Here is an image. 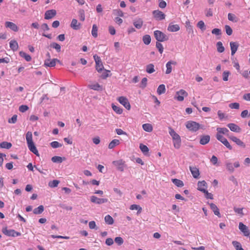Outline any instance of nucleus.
Instances as JSON below:
<instances>
[{
	"mask_svg": "<svg viewBox=\"0 0 250 250\" xmlns=\"http://www.w3.org/2000/svg\"><path fill=\"white\" fill-rule=\"evenodd\" d=\"M26 140L28 147L30 151L33 153L37 156H39L40 154L37 148H36L34 143L33 141L32 133L30 131H28L26 134Z\"/></svg>",
	"mask_w": 250,
	"mask_h": 250,
	"instance_id": "f257e3e1",
	"label": "nucleus"
},
{
	"mask_svg": "<svg viewBox=\"0 0 250 250\" xmlns=\"http://www.w3.org/2000/svg\"><path fill=\"white\" fill-rule=\"evenodd\" d=\"M154 35L157 42H163L168 40V36L159 30L155 31Z\"/></svg>",
	"mask_w": 250,
	"mask_h": 250,
	"instance_id": "f03ea898",
	"label": "nucleus"
},
{
	"mask_svg": "<svg viewBox=\"0 0 250 250\" xmlns=\"http://www.w3.org/2000/svg\"><path fill=\"white\" fill-rule=\"evenodd\" d=\"M186 126L189 130L192 132H196L201 128L199 123L191 121L187 122Z\"/></svg>",
	"mask_w": 250,
	"mask_h": 250,
	"instance_id": "7ed1b4c3",
	"label": "nucleus"
},
{
	"mask_svg": "<svg viewBox=\"0 0 250 250\" xmlns=\"http://www.w3.org/2000/svg\"><path fill=\"white\" fill-rule=\"evenodd\" d=\"M216 139L221 142L225 146H226L229 149L231 150L232 147L229 144L228 140L223 136L222 135L217 133L216 135Z\"/></svg>",
	"mask_w": 250,
	"mask_h": 250,
	"instance_id": "20e7f679",
	"label": "nucleus"
},
{
	"mask_svg": "<svg viewBox=\"0 0 250 250\" xmlns=\"http://www.w3.org/2000/svg\"><path fill=\"white\" fill-rule=\"evenodd\" d=\"M96 62V69L98 72H101L104 69V65L100 58L97 55L93 56Z\"/></svg>",
	"mask_w": 250,
	"mask_h": 250,
	"instance_id": "39448f33",
	"label": "nucleus"
},
{
	"mask_svg": "<svg viewBox=\"0 0 250 250\" xmlns=\"http://www.w3.org/2000/svg\"><path fill=\"white\" fill-rule=\"evenodd\" d=\"M188 95V93L185 90L181 89L176 92L174 98L178 101L182 102L184 101V98L187 97Z\"/></svg>",
	"mask_w": 250,
	"mask_h": 250,
	"instance_id": "423d86ee",
	"label": "nucleus"
},
{
	"mask_svg": "<svg viewBox=\"0 0 250 250\" xmlns=\"http://www.w3.org/2000/svg\"><path fill=\"white\" fill-rule=\"evenodd\" d=\"M239 229L244 236L249 237L250 239V230L247 226L243 223L240 222L239 224Z\"/></svg>",
	"mask_w": 250,
	"mask_h": 250,
	"instance_id": "0eeeda50",
	"label": "nucleus"
},
{
	"mask_svg": "<svg viewBox=\"0 0 250 250\" xmlns=\"http://www.w3.org/2000/svg\"><path fill=\"white\" fill-rule=\"evenodd\" d=\"M118 101L127 110H129L130 109V104L128 99L126 97L121 96L118 98Z\"/></svg>",
	"mask_w": 250,
	"mask_h": 250,
	"instance_id": "6e6552de",
	"label": "nucleus"
},
{
	"mask_svg": "<svg viewBox=\"0 0 250 250\" xmlns=\"http://www.w3.org/2000/svg\"><path fill=\"white\" fill-rule=\"evenodd\" d=\"M90 201L93 203L102 204L107 203L108 202V199L107 198H99L96 196L93 195L90 197Z\"/></svg>",
	"mask_w": 250,
	"mask_h": 250,
	"instance_id": "1a4fd4ad",
	"label": "nucleus"
},
{
	"mask_svg": "<svg viewBox=\"0 0 250 250\" xmlns=\"http://www.w3.org/2000/svg\"><path fill=\"white\" fill-rule=\"evenodd\" d=\"M87 87L90 89L95 91H102L103 90L102 85H100L97 82H90V83L88 84Z\"/></svg>",
	"mask_w": 250,
	"mask_h": 250,
	"instance_id": "9d476101",
	"label": "nucleus"
},
{
	"mask_svg": "<svg viewBox=\"0 0 250 250\" xmlns=\"http://www.w3.org/2000/svg\"><path fill=\"white\" fill-rule=\"evenodd\" d=\"M113 164L117 167L118 170L123 171L124 170L125 162L123 160H119L113 162Z\"/></svg>",
	"mask_w": 250,
	"mask_h": 250,
	"instance_id": "9b49d317",
	"label": "nucleus"
},
{
	"mask_svg": "<svg viewBox=\"0 0 250 250\" xmlns=\"http://www.w3.org/2000/svg\"><path fill=\"white\" fill-rule=\"evenodd\" d=\"M2 232L6 235L9 236H16L20 235L19 232H16L13 229H8L7 228L2 229Z\"/></svg>",
	"mask_w": 250,
	"mask_h": 250,
	"instance_id": "f8f14e48",
	"label": "nucleus"
},
{
	"mask_svg": "<svg viewBox=\"0 0 250 250\" xmlns=\"http://www.w3.org/2000/svg\"><path fill=\"white\" fill-rule=\"evenodd\" d=\"M60 61L57 59H47L44 61V65L47 67H54L56 65V62H60Z\"/></svg>",
	"mask_w": 250,
	"mask_h": 250,
	"instance_id": "ddd939ff",
	"label": "nucleus"
},
{
	"mask_svg": "<svg viewBox=\"0 0 250 250\" xmlns=\"http://www.w3.org/2000/svg\"><path fill=\"white\" fill-rule=\"evenodd\" d=\"M153 15L155 19L157 20H162L165 19L166 15L162 11L159 10H154L153 11Z\"/></svg>",
	"mask_w": 250,
	"mask_h": 250,
	"instance_id": "4468645a",
	"label": "nucleus"
},
{
	"mask_svg": "<svg viewBox=\"0 0 250 250\" xmlns=\"http://www.w3.org/2000/svg\"><path fill=\"white\" fill-rule=\"evenodd\" d=\"M56 11L54 9L47 10L44 14V19L46 20L51 19L56 15Z\"/></svg>",
	"mask_w": 250,
	"mask_h": 250,
	"instance_id": "2eb2a0df",
	"label": "nucleus"
},
{
	"mask_svg": "<svg viewBox=\"0 0 250 250\" xmlns=\"http://www.w3.org/2000/svg\"><path fill=\"white\" fill-rule=\"evenodd\" d=\"M5 26L6 28H9L14 32H17L19 30L18 26L15 23L11 21H6Z\"/></svg>",
	"mask_w": 250,
	"mask_h": 250,
	"instance_id": "dca6fc26",
	"label": "nucleus"
},
{
	"mask_svg": "<svg viewBox=\"0 0 250 250\" xmlns=\"http://www.w3.org/2000/svg\"><path fill=\"white\" fill-rule=\"evenodd\" d=\"M172 64L176 65L177 62L175 61H170L167 63V64H166L167 69L166 71V73L167 74H169L172 72Z\"/></svg>",
	"mask_w": 250,
	"mask_h": 250,
	"instance_id": "f3484780",
	"label": "nucleus"
},
{
	"mask_svg": "<svg viewBox=\"0 0 250 250\" xmlns=\"http://www.w3.org/2000/svg\"><path fill=\"white\" fill-rule=\"evenodd\" d=\"M70 26L74 30H77L81 28V24L76 19H73L71 21Z\"/></svg>",
	"mask_w": 250,
	"mask_h": 250,
	"instance_id": "a211bd4d",
	"label": "nucleus"
},
{
	"mask_svg": "<svg viewBox=\"0 0 250 250\" xmlns=\"http://www.w3.org/2000/svg\"><path fill=\"white\" fill-rule=\"evenodd\" d=\"M197 186V189L203 192H205V190H207V184L205 181H199Z\"/></svg>",
	"mask_w": 250,
	"mask_h": 250,
	"instance_id": "6ab92c4d",
	"label": "nucleus"
},
{
	"mask_svg": "<svg viewBox=\"0 0 250 250\" xmlns=\"http://www.w3.org/2000/svg\"><path fill=\"white\" fill-rule=\"evenodd\" d=\"M239 46V44L237 42H230V47L231 49V55H234L237 51Z\"/></svg>",
	"mask_w": 250,
	"mask_h": 250,
	"instance_id": "aec40b11",
	"label": "nucleus"
},
{
	"mask_svg": "<svg viewBox=\"0 0 250 250\" xmlns=\"http://www.w3.org/2000/svg\"><path fill=\"white\" fill-rule=\"evenodd\" d=\"M229 138L232 140L233 142L235 143L238 146H242L243 147H245V144L239 139L237 138L235 136H229Z\"/></svg>",
	"mask_w": 250,
	"mask_h": 250,
	"instance_id": "412c9836",
	"label": "nucleus"
},
{
	"mask_svg": "<svg viewBox=\"0 0 250 250\" xmlns=\"http://www.w3.org/2000/svg\"><path fill=\"white\" fill-rule=\"evenodd\" d=\"M228 127L232 131L235 132H239L241 131L240 127L237 125L233 123H230L227 125Z\"/></svg>",
	"mask_w": 250,
	"mask_h": 250,
	"instance_id": "4be33fe9",
	"label": "nucleus"
},
{
	"mask_svg": "<svg viewBox=\"0 0 250 250\" xmlns=\"http://www.w3.org/2000/svg\"><path fill=\"white\" fill-rule=\"evenodd\" d=\"M189 169L193 177L195 178H198L199 177L200 173L199 169L196 167H190Z\"/></svg>",
	"mask_w": 250,
	"mask_h": 250,
	"instance_id": "5701e85b",
	"label": "nucleus"
},
{
	"mask_svg": "<svg viewBox=\"0 0 250 250\" xmlns=\"http://www.w3.org/2000/svg\"><path fill=\"white\" fill-rule=\"evenodd\" d=\"M143 21L142 19L139 18L133 21V25L137 29H141L143 25Z\"/></svg>",
	"mask_w": 250,
	"mask_h": 250,
	"instance_id": "b1692460",
	"label": "nucleus"
},
{
	"mask_svg": "<svg viewBox=\"0 0 250 250\" xmlns=\"http://www.w3.org/2000/svg\"><path fill=\"white\" fill-rule=\"evenodd\" d=\"M169 129V133L170 136L172 137L173 140H178L181 139L180 136L172 129L171 127H169L168 128Z\"/></svg>",
	"mask_w": 250,
	"mask_h": 250,
	"instance_id": "393cba45",
	"label": "nucleus"
},
{
	"mask_svg": "<svg viewBox=\"0 0 250 250\" xmlns=\"http://www.w3.org/2000/svg\"><path fill=\"white\" fill-rule=\"evenodd\" d=\"M180 30V26L178 24H172L170 23L167 27V30L169 32H177Z\"/></svg>",
	"mask_w": 250,
	"mask_h": 250,
	"instance_id": "a878e982",
	"label": "nucleus"
},
{
	"mask_svg": "<svg viewBox=\"0 0 250 250\" xmlns=\"http://www.w3.org/2000/svg\"><path fill=\"white\" fill-rule=\"evenodd\" d=\"M210 141V136L208 135H203L201 137L200 144L202 145H205Z\"/></svg>",
	"mask_w": 250,
	"mask_h": 250,
	"instance_id": "bb28decb",
	"label": "nucleus"
},
{
	"mask_svg": "<svg viewBox=\"0 0 250 250\" xmlns=\"http://www.w3.org/2000/svg\"><path fill=\"white\" fill-rule=\"evenodd\" d=\"M210 208L212 210L215 215H217L219 217H221V215L219 212V210L217 207L213 203H210L209 204Z\"/></svg>",
	"mask_w": 250,
	"mask_h": 250,
	"instance_id": "cd10ccee",
	"label": "nucleus"
},
{
	"mask_svg": "<svg viewBox=\"0 0 250 250\" xmlns=\"http://www.w3.org/2000/svg\"><path fill=\"white\" fill-rule=\"evenodd\" d=\"M120 143V142L118 139L113 140L108 145V147L109 149H113L115 146H118Z\"/></svg>",
	"mask_w": 250,
	"mask_h": 250,
	"instance_id": "c85d7f7f",
	"label": "nucleus"
},
{
	"mask_svg": "<svg viewBox=\"0 0 250 250\" xmlns=\"http://www.w3.org/2000/svg\"><path fill=\"white\" fill-rule=\"evenodd\" d=\"M9 44L10 47L12 50L16 51L18 50L19 45L17 41L15 40L11 41Z\"/></svg>",
	"mask_w": 250,
	"mask_h": 250,
	"instance_id": "c756f323",
	"label": "nucleus"
},
{
	"mask_svg": "<svg viewBox=\"0 0 250 250\" xmlns=\"http://www.w3.org/2000/svg\"><path fill=\"white\" fill-rule=\"evenodd\" d=\"M142 127L145 131L148 132H150L153 130L152 125L150 124H145L143 125Z\"/></svg>",
	"mask_w": 250,
	"mask_h": 250,
	"instance_id": "7c9ffc66",
	"label": "nucleus"
},
{
	"mask_svg": "<svg viewBox=\"0 0 250 250\" xmlns=\"http://www.w3.org/2000/svg\"><path fill=\"white\" fill-rule=\"evenodd\" d=\"M155 71L154 66L153 64L150 63L146 66V71L149 74L152 73Z\"/></svg>",
	"mask_w": 250,
	"mask_h": 250,
	"instance_id": "2f4dec72",
	"label": "nucleus"
},
{
	"mask_svg": "<svg viewBox=\"0 0 250 250\" xmlns=\"http://www.w3.org/2000/svg\"><path fill=\"white\" fill-rule=\"evenodd\" d=\"M157 92L159 95H161L166 92L165 85L163 84H160L157 90Z\"/></svg>",
	"mask_w": 250,
	"mask_h": 250,
	"instance_id": "473e14b6",
	"label": "nucleus"
},
{
	"mask_svg": "<svg viewBox=\"0 0 250 250\" xmlns=\"http://www.w3.org/2000/svg\"><path fill=\"white\" fill-rule=\"evenodd\" d=\"M44 210V207L42 205L39 206L38 208H34L33 213L35 214H41Z\"/></svg>",
	"mask_w": 250,
	"mask_h": 250,
	"instance_id": "72a5a7b5",
	"label": "nucleus"
},
{
	"mask_svg": "<svg viewBox=\"0 0 250 250\" xmlns=\"http://www.w3.org/2000/svg\"><path fill=\"white\" fill-rule=\"evenodd\" d=\"M12 146V144L7 142H3L0 144V148L9 149Z\"/></svg>",
	"mask_w": 250,
	"mask_h": 250,
	"instance_id": "f704fd0d",
	"label": "nucleus"
},
{
	"mask_svg": "<svg viewBox=\"0 0 250 250\" xmlns=\"http://www.w3.org/2000/svg\"><path fill=\"white\" fill-rule=\"evenodd\" d=\"M19 54L21 57L23 58L27 62H30L31 60V56L23 51L20 52Z\"/></svg>",
	"mask_w": 250,
	"mask_h": 250,
	"instance_id": "c9c22d12",
	"label": "nucleus"
},
{
	"mask_svg": "<svg viewBox=\"0 0 250 250\" xmlns=\"http://www.w3.org/2000/svg\"><path fill=\"white\" fill-rule=\"evenodd\" d=\"M217 133L220 134H227L229 132V130L225 127H218L217 128Z\"/></svg>",
	"mask_w": 250,
	"mask_h": 250,
	"instance_id": "e433bc0d",
	"label": "nucleus"
},
{
	"mask_svg": "<svg viewBox=\"0 0 250 250\" xmlns=\"http://www.w3.org/2000/svg\"><path fill=\"white\" fill-rule=\"evenodd\" d=\"M104 221L108 225H112L114 223L113 218L109 215H107L104 217Z\"/></svg>",
	"mask_w": 250,
	"mask_h": 250,
	"instance_id": "4c0bfd02",
	"label": "nucleus"
},
{
	"mask_svg": "<svg viewBox=\"0 0 250 250\" xmlns=\"http://www.w3.org/2000/svg\"><path fill=\"white\" fill-rule=\"evenodd\" d=\"M151 37L149 35H146L143 37V41L146 45H148L151 42Z\"/></svg>",
	"mask_w": 250,
	"mask_h": 250,
	"instance_id": "58836bf2",
	"label": "nucleus"
},
{
	"mask_svg": "<svg viewBox=\"0 0 250 250\" xmlns=\"http://www.w3.org/2000/svg\"><path fill=\"white\" fill-rule=\"evenodd\" d=\"M130 209L131 210H137L138 214L140 213L142 210V208L140 206L135 204L131 205L130 207Z\"/></svg>",
	"mask_w": 250,
	"mask_h": 250,
	"instance_id": "ea45409f",
	"label": "nucleus"
},
{
	"mask_svg": "<svg viewBox=\"0 0 250 250\" xmlns=\"http://www.w3.org/2000/svg\"><path fill=\"white\" fill-rule=\"evenodd\" d=\"M216 46H217V51L218 52L222 53L224 51L225 48L223 46L222 42H217V44H216Z\"/></svg>",
	"mask_w": 250,
	"mask_h": 250,
	"instance_id": "a19ab883",
	"label": "nucleus"
},
{
	"mask_svg": "<svg viewBox=\"0 0 250 250\" xmlns=\"http://www.w3.org/2000/svg\"><path fill=\"white\" fill-rule=\"evenodd\" d=\"M92 35L94 38H97L98 36V27L96 24H93L91 31Z\"/></svg>",
	"mask_w": 250,
	"mask_h": 250,
	"instance_id": "79ce46f5",
	"label": "nucleus"
},
{
	"mask_svg": "<svg viewBox=\"0 0 250 250\" xmlns=\"http://www.w3.org/2000/svg\"><path fill=\"white\" fill-rule=\"evenodd\" d=\"M172 182L177 187H182L184 186V183L182 181L177 179H172Z\"/></svg>",
	"mask_w": 250,
	"mask_h": 250,
	"instance_id": "37998d69",
	"label": "nucleus"
},
{
	"mask_svg": "<svg viewBox=\"0 0 250 250\" xmlns=\"http://www.w3.org/2000/svg\"><path fill=\"white\" fill-rule=\"evenodd\" d=\"M232 244L236 250H244L239 242L233 241Z\"/></svg>",
	"mask_w": 250,
	"mask_h": 250,
	"instance_id": "c03bdc74",
	"label": "nucleus"
},
{
	"mask_svg": "<svg viewBox=\"0 0 250 250\" xmlns=\"http://www.w3.org/2000/svg\"><path fill=\"white\" fill-rule=\"evenodd\" d=\"M140 148L142 151V152L145 154H146L148 152L149 149L147 147V146L145 145L141 144L140 145Z\"/></svg>",
	"mask_w": 250,
	"mask_h": 250,
	"instance_id": "a18cd8bd",
	"label": "nucleus"
},
{
	"mask_svg": "<svg viewBox=\"0 0 250 250\" xmlns=\"http://www.w3.org/2000/svg\"><path fill=\"white\" fill-rule=\"evenodd\" d=\"M173 145L175 148L179 149L181 145V139H179L175 140H173Z\"/></svg>",
	"mask_w": 250,
	"mask_h": 250,
	"instance_id": "49530a36",
	"label": "nucleus"
},
{
	"mask_svg": "<svg viewBox=\"0 0 250 250\" xmlns=\"http://www.w3.org/2000/svg\"><path fill=\"white\" fill-rule=\"evenodd\" d=\"M59 183H60L59 181L57 180H54L52 181H50L48 185L51 188H55V187H57L58 186Z\"/></svg>",
	"mask_w": 250,
	"mask_h": 250,
	"instance_id": "de8ad7c7",
	"label": "nucleus"
},
{
	"mask_svg": "<svg viewBox=\"0 0 250 250\" xmlns=\"http://www.w3.org/2000/svg\"><path fill=\"white\" fill-rule=\"evenodd\" d=\"M50 146L54 148L62 147V145L57 141H53L50 143Z\"/></svg>",
	"mask_w": 250,
	"mask_h": 250,
	"instance_id": "09e8293b",
	"label": "nucleus"
},
{
	"mask_svg": "<svg viewBox=\"0 0 250 250\" xmlns=\"http://www.w3.org/2000/svg\"><path fill=\"white\" fill-rule=\"evenodd\" d=\"M228 20L233 22H237V18L235 15L232 13L228 14Z\"/></svg>",
	"mask_w": 250,
	"mask_h": 250,
	"instance_id": "8fccbe9b",
	"label": "nucleus"
},
{
	"mask_svg": "<svg viewBox=\"0 0 250 250\" xmlns=\"http://www.w3.org/2000/svg\"><path fill=\"white\" fill-rule=\"evenodd\" d=\"M112 107L113 110L115 112H116L117 113H118L119 114H121L122 113L123 109L122 108H121L120 107L117 106L115 105H112Z\"/></svg>",
	"mask_w": 250,
	"mask_h": 250,
	"instance_id": "3c124183",
	"label": "nucleus"
},
{
	"mask_svg": "<svg viewBox=\"0 0 250 250\" xmlns=\"http://www.w3.org/2000/svg\"><path fill=\"white\" fill-rule=\"evenodd\" d=\"M51 46L52 48L55 49L57 51V52H59L61 51V47L59 44L56 42H53L51 44Z\"/></svg>",
	"mask_w": 250,
	"mask_h": 250,
	"instance_id": "603ef678",
	"label": "nucleus"
},
{
	"mask_svg": "<svg viewBox=\"0 0 250 250\" xmlns=\"http://www.w3.org/2000/svg\"><path fill=\"white\" fill-rule=\"evenodd\" d=\"M51 160L54 163H62V159L61 157L55 156L51 158Z\"/></svg>",
	"mask_w": 250,
	"mask_h": 250,
	"instance_id": "864d4df0",
	"label": "nucleus"
},
{
	"mask_svg": "<svg viewBox=\"0 0 250 250\" xmlns=\"http://www.w3.org/2000/svg\"><path fill=\"white\" fill-rule=\"evenodd\" d=\"M156 47L158 49L160 53L162 54L164 50V47L161 43L160 42H156Z\"/></svg>",
	"mask_w": 250,
	"mask_h": 250,
	"instance_id": "5fc2aeb1",
	"label": "nucleus"
},
{
	"mask_svg": "<svg viewBox=\"0 0 250 250\" xmlns=\"http://www.w3.org/2000/svg\"><path fill=\"white\" fill-rule=\"evenodd\" d=\"M110 72L109 70H104L102 73L101 78L103 79H105L109 76V73Z\"/></svg>",
	"mask_w": 250,
	"mask_h": 250,
	"instance_id": "6e6d98bb",
	"label": "nucleus"
},
{
	"mask_svg": "<svg viewBox=\"0 0 250 250\" xmlns=\"http://www.w3.org/2000/svg\"><path fill=\"white\" fill-rule=\"evenodd\" d=\"M226 167L228 170L230 172H233L234 170V166L231 163H227Z\"/></svg>",
	"mask_w": 250,
	"mask_h": 250,
	"instance_id": "4d7b16f0",
	"label": "nucleus"
},
{
	"mask_svg": "<svg viewBox=\"0 0 250 250\" xmlns=\"http://www.w3.org/2000/svg\"><path fill=\"white\" fill-rule=\"evenodd\" d=\"M197 27L201 29L202 31H204L206 29L204 22L202 21H200L198 22Z\"/></svg>",
	"mask_w": 250,
	"mask_h": 250,
	"instance_id": "13d9d810",
	"label": "nucleus"
},
{
	"mask_svg": "<svg viewBox=\"0 0 250 250\" xmlns=\"http://www.w3.org/2000/svg\"><path fill=\"white\" fill-rule=\"evenodd\" d=\"M226 33L228 35L230 36L232 34V30L231 28L228 25H225V26Z\"/></svg>",
	"mask_w": 250,
	"mask_h": 250,
	"instance_id": "bf43d9fd",
	"label": "nucleus"
},
{
	"mask_svg": "<svg viewBox=\"0 0 250 250\" xmlns=\"http://www.w3.org/2000/svg\"><path fill=\"white\" fill-rule=\"evenodd\" d=\"M230 74V72L229 71H225L223 73V80L224 81H228V78Z\"/></svg>",
	"mask_w": 250,
	"mask_h": 250,
	"instance_id": "052dcab7",
	"label": "nucleus"
},
{
	"mask_svg": "<svg viewBox=\"0 0 250 250\" xmlns=\"http://www.w3.org/2000/svg\"><path fill=\"white\" fill-rule=\"evenodd\" d=\"M18 116L17 115H14L12 118L9 119L8 123L10 124H15L17 121Z\"/></svg>",
	"mask_w": 250,
	"mask_h": 250,
	"instance_id": "680f3d73",
	"label": "nucleus"
},
{
	"mask_svg": "<svg viewBox=\"0 0 250 250\" xmlns=\"http://www.w3.org/2000/svg\"><path fill=\"white\" fill-rule=\"evenodd\" d=\"M115 242L118 245H121L124 243V240L121 237H117L115 238Z\"/></svg>",
	"mask_w": 250,
	"mask_h": 250,
	"instance_id": "e2e57ef3",
	"label": "nucleus"
},
{
	"mask_svg": "<svg viewBox=\"0 0 250 250\" xmlns=\"http://www.w3.org/2000/svg\"><path fill=\"white\" fill-rule=\"evenodd\" d=\"M29 107L26 105H21L19 107V111L21 112H24L28 110Z\"/></svg>",
	"mask_w": 250,
	"mask_h": 250,
	"instance_id": "0e129e2a",
	"label": "nucleus"
},
{
	"mask_svg": "<svg viewBox=\"0 0 250 250\" xmlns=\"http://www.w3.org/2000/svg\"><path fill=\"white\" fill-rule=\"evenodd\" d=\"M240 105L238 103H233L229 104V107L231 109H238Z\"/></svg>",
	"mask_w": 250,
	"mask_h": 250,
	"instance_id": "69168bd1",
	"label": "nucleus"
},
{
	"mask_svg": "<svg viewBox=\"0 0 250 250\" xmlns=\"http://www.w3.org/2000/svg\"><path fill=\"white\" fill-rule=\"evenodd\" d=\"M147 79L146 78H143V79L142 80V81H141L140 87L143 88H144L145 87H146V84H147Z\"/></svg>",
	"mask_w": 250,
	"mask_h": 250,
	"instance_id": "338daca9",
	"label": "nucleus"
},
{
	"mask_svg": "<svg viewBox=\"0 0 250 250\" xmlns=\"http://www.w3.org/2000/svg\"><path fill=\"white\" fill-rule=\"evenodd\" d=\"M80 20L81 21H84L85 20L84 12L83 10H80L79 12Z\"/></svg>",
	"mask_w": 250,
	"mask_h": 250,
	"instance_id": "774afa93",
	"label": "nucleus"
}]
</instances>
